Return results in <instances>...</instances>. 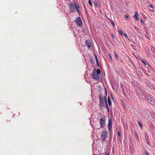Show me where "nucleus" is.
I'll return each instance as SVG.
<instances>
[{"instance_id":"nucleus-14","label":"nucleus","mask_w":155,"mask_h":155,"mask_svg":"<svg viewBox=\"0 0 155 155\" xmlns=\"http://www.w3.org/2000/svg\"><path fill=\"white\" fill-rule=\"evenodd\" d=\"M108 101L109 105L110 106L111 104V102L109 97H108Z\"/></svg>"},{"instance_id":"nucleus-19","label":"nucleus","mask_w":155,"mask_h":155,"mask_svg":"<svg viewBox=\"0 0 155 155\" xmlns=\"http://www.w3.org/2000/svg\"><path fill=\"white\" fill-rule=\"evenodd\" d=\"M123 35H124V37L127 39H129L128 36H127V34H126V33H123Z\"/></svg>"},{"instance_id":"nucleus-12","label":"nucleus","mask_w":155,"mask_h":155,"mask_svg":"<svg viewBox=\"0 0 155 155\" xmlns=\"http://www.w3.org/2000/svg\"><path fill=\"white\" fill-rule=\"evenodd\" d=\"M143 95L142 96L140 95H138L139 98L140 99H143L144 97V93H142Z\"/></svg>"},{"instance_id":"nucleus-8","label":"nucleus","mask_w":155,"mask_h":155,"mask_svg":"<svg viewBox=\"0 0 155 155\" xmlns=\"http://www.w3.org/2000/svg\"><path fill=\"white\" fill-rule=\"evenodd\" d=\"M104 97L101 94H100L99 95V100L101 104H104Z\"/></svg>"},{"instance_id":"nucleus-28","label":"nucleus","mask_w":155,"mask_h":155,"mask_svg":"<svg viewBox=\"0 0 155 155\" xmlns=\"http://www.w3.org/2000/svg\"><path fill=\"white\" fill-rule=\"evenodd\" d=\"M149 7L151 8H153V6L151 5H149Z\"/></svg>"},{"instance_id":"nucleus-4","label":"nucleus","mask_w":155,"mask_h":155,"mask_svg":"<svg viewBox=\"0 0 155 155\" xmlns=\"http://www.w3.org/2000/svg\"><path fill=\"white\" fill-rule=\"evenodd\" d=\"M76 25L79 27H81L82 25V22L81 18L79 17H77L74 20Z\"/></svg>"},{"instance_id":"nucleus-25","label":"nucleus","mask_w":155,"mask_h":155,"mask_svg":"<svg viewBox=\"0 0 155 155\" xmlns=\"http://www.w3.org/2000/svg\"><path fill=\"white\" fill-rule=\"evenodd\" d=\"M145 37L147 38H149V36L147 35H145Z\"/></svg>"},{"instance_id":"nucleus-30","label":"nucleus","mask_w":155,"mask_h":155,"mask_svg":"<svg viewBox=\"0 0 155 155\" xmlns=\"http://www.w3.org/2000/svg\"><path fill=\"white\" fill-rule=\"evenodd\" d=\"M105 155H110L108 153H106Z\"/></svg>"},{"instance_id":"nucleus-32","label":"nucleus","mask_w":155,"mask_h":155,"mask_svg":"<svg viewBox=\"0 0 155 155\" xmlns=\"http://www.w3.org/2000/svg\"><path fill=\"white\" fill-rule=\"evenodd\" d=\"M111 36H112V38H114V35H113V34H112V35H111Z\"/></svg>"},{"instance_id":"nucleus-6","label":"nucleus","mask_w":155,"mask_h":155,"mask_svg":"<svg viewBox=\"0 0 155 155\" xmlns=\"http://www.w3.org/2000/svg\"><path fill=\"white\" fill-rule=\"evenodd\" d=\"M85 45L86 46H87L88 49L91 48V47H92L91 43L89 40H87L85 41Z\"/></svg>"},{"instance_id":"nucleus-18","label":"nucleus","mask_w":155,"mask_h":155,"mask_svg":"<svg viewBox=\"0 0 155 155\" xmlns=\"http://www.w3.org/2000/svg\"><path fill=\"white\" fill-rule=\"evenodd\" d=\"M141 61L142 63L143 64L144 66H145L147 65V64L143 60H142Z\"/></svg>"},{"instance_id":"nucleus-35","label":"nucleus","mask_w":155,"mask_h":155,"mask_svg":"<svg viewBox=\"0 0 155 155\" xmlns=\"http://www.w3.org/2000/svg\"><path fill=\"white\" fill-rule=\"evenodd\" d=\"M79 103L80 104V105H81V104L80 103Z\"/></svg>"},{"instance_id":"nucleus-15","label":"nucleus","mask_w":155,"mask_h":155,"mask_svg":"<svg viewBox=\"0 0 155 155\" xmlns=\"http://www.w3.org/2000/svg\"><path fill=\"white\" fill-rule=\"evenodd\" d=\"M118 31L121 35H123L122 31L121 30H119V29H118Z\"/></svg>"},{"instance_id":"nucleus-29","label":"nucleus","mask_w":155,"mask_h":155,"mask_svg":"<svg viewBox=\"0 0 155 155\" xmlns=\"http://www.w3.org/2000/svg\"><path fill=\"white\" fill-rule=\"evenodd\" d=\"M125 18H128V16L127 15H126L125 16Z\"/></svg>"},{"instance_id":"nucleus-31","label":"nucleus","mask_w":155,"mask_h":155,"mask_svg":"<svg viewBox=\"0 0 155 155\" xmlns=\"http://www.w3.org/2000/svg\"><path fill=\"white\" fill-rule=\"evenodd\" d=\"M140 21H141V22L142 23H143V20L142 19H141L140 20Z\"/></svg>"},{"instance_id":"nucleus-5","label":"nucleus","mask_w":155,"mask_h":155,"mask_svg":"<svg viewBox=\"0 0 155 155\" xmlns=\"http://www.w3.org/2000/svg\"><path fill=\"white\" fill-rule=\"evenodd\" d=\"M100 123L101 128H103L106 125V120L105 117L101 118L100 120Z\"/></svg>"},{"instance_id":"nucleus-21","label":"nucleus","mask_w":155,"mask_h":155,"mask_svg":"<svg viewBox=\"0 0 155 155\" xmlns=\"http://www.w3.org/2000/svg\"><path fill=\"white\" fill-rule=\"evenodd\" d=\"M88 3H89V5L91 6H92V3H91V0H89V1H88Z\"/></svg>"},{"instance_id":"nucleus-24","label":"nucleus","mask_w":155,"mask_h":155,"mask_svg":"<svg viewBox=\"0 0 155 155\" xmlns=\"http://www.w3.org/2000/svg\"><path fill=\"white\" fill-rule=\"evenodd\" d=\"M145 31L146 32V33L147 34H148V31L147 30V29L146 28H145Z\"/></svg>"},{"instance_id":"nucleus-23","label":"nucleus","mask_w":155,"mask_h":155,"mask_svg":"<svg viewBox=\"0 0 155 155\" xmlns=\"http://www.w3.org/2000/svg\"><path fill=\"white\" fill-rule=\"evenodd\" d=\"M121 133L120 131H118V137H120L121 136Z\"/></svg>"},{"instance_id":"nucleus-3","label":"nucleus","mask_w":155,"mask_h":155,"mask_svg":"<svg viewBox=\"0 0 155 155\" xmlns=\"http://www.w3.org/2000/svg\"><path fill=\"white\" fill-rule=\"evenodd\" d=\"M70 11L72 12H74L76 9H77V11L79 12L78 9V8L77 5L76 4H74L73 3H71L70 4Z\"/></svg>"},{"instance_id":"nucleus-10","label":"nucleus","mask_w":155,"mask_h":155,"mask_svg":"<svg viewBox=\"0 0 155 155\" xmlns=\"http://www.w3.org/2000/svg\"><path fill=\"white\" fill-rule=\"evenodd\" d=\"M138 16L137 12H136L135 15H134V17L137 20H138L139 19L138 18Z\"/></svg>"},{"instance_id":"nucleus-20","label":"nucleus","mask_w":155,"mask_h":155,"mask_svg":"<svg viewBox=\"0 0 155 155\" xmlns=\"http://www.w3.org/2000/svg\"><path fill=\"white\" fill-rule=\"evenodd\" d=\"M114 54H115V56L116 58V59L117 60V59H118V55L115 52H114Z\"/></svg>"},{"instance_id":"nucleus-17","label":"nucleus","mask_w":155,"mask_h":155,"mask_svg":"<svg viewBox=\"0 0 155 155\" xmlns=\"http://www.w3.org/2000/svg\"><path fill=\"white\" fill-rule=\"evenodd\" d=\"M134 29H135L136 31L138 33L140 32V30L138 29V28H137L136 27H135Z\"/></svg>"},{"instance_id":"nucleus-34","label":"nucleus","mask_w":155,"mask_h":155,"mask_svg":"<svg viewBox=\"0 0 155 155\" xmlns=\"http://www.w3.org/2000/svg\"><path fill=\"white\" fill-rule=\"evenodd\" d=\"M105 91H106V89L105 88ZM106 95H107V91H106Z\"/></svg>"},{"instance_id":"nucleus-9","label":"nucleus","mask_w":155,"mask_h":155,"mask_svg":"<svg viewBox=\"0 0 155 155\" xmlns=\"http://www.w3.org/2000/svg\"><path fill=\"white\" fill-rule=\"evenodd\" d=\"M104 101H105V103L106 104V107L107 109V111L109 112V110L108 106V104H107V98H106V96H105V97H104Z\"/></svg>"},{"instance_id":"nucleus-16","label":"nucleus","mask_w":155,"mask_h":155,"mask_svg":"<svg viewBox=\"0 0 155 155\" xmlns=\"http://www.w3.org/2000/svg\"><path fill=\"white\" fill-rule=\"evenodd\" d=\"M137 123L139 125V126L140 127V128H141L143 127V125L142 124L140 123V122H138Z\"/></svg>"},{"instance_id":"nucleus-1","label":"nucleus","mask_w":155,"mask_h":155,"mask_svg":"<svg viewBox=\"0 0 155 155\" xmlns=\"http://www.w3.org/2000/svg\"><path fill=\"white\" fill-rule=\"evenodd\" d=\"M101 73V71L99 69H97V70H94L91 74L92 78L97 81H99L100 79L99 75Z\"/></svg>"},{"instance_id":"nucleus-27","label":"nucleus","mask_w":155,"mask_h":155,"mask_svg":"<svg viewBox=\"0 0 155 155\" xmlns=\"http://www.w3.org/2000/svg\"><path fill=\"white\" fill-rule=\"evenodd\" d=\"M145 153L146 155H150L149 153H148L147 152H146Z\"/></svg>"},{"instance_id":"nucleus-36","label":"nucleus","mask_w":155,"mask_h":155,"mask_svg":"<svg viewBox=\"0 0 155 155\" xmlns=\"http://www.w3.org/2000/svg\"><path fill=\"white\" fill-rule=\"evenodd\" d=\"M154 78H155V76Z\"/></svg>"},{"instance_id":"nucleus-13","label":"nucleus","mask_w":155,"mask_h":155,"mask_svg":"<svg viewBox=\"0 0 155 155\" xmlns=\"http://www.w3.org/2000/svg\"><path fill=\"white\" fill-rule=\"evenodd\" d=\"M148 102L151 104H153V101H152V100L151 99H148Z\"/></svg>"},{"instance_id":"nucleus-11","label":"nucleus","mask_w":155,"mask_h":155,"mask_svg":"<svg viewBox=\"0 0 155 155\" xmlns=\"http://www.w3.org/2000/svg\"><path fill=\"white\" fill-rule=\"evenodd\" d=\"M94 56H95V59L96 60V61L97 62V65L99 67V63H98V59L97 58V56L96 55V54H95L94 55Z\"/></svg>"},{"instance_id":"nucleus-7","label":"nucleus","mask_w":155,"mask_h":155,"mask_svg":"<svg viewBox=\"0 0 155 155\" xmlns=\"http://www.w3.org/2000/svg\"><path fill=\"white\" fill-rule=\"evenodd\" d=\"M107 127L108 130L110 131V129L112 127V120L111 119H109L108 120Z\"/></svg>"},{"instance_id":"nucleus-2","label":"nucleus","mask_w":155,"mask_h":155,"mask_svg":"<svg viewBox=\"0 0 155 155\" xmlns=\"http://www.w3.org/2000/svg\"><path fill=\"white\" fill-rule=\"evenodd\" d=\"M108 134V132L105 130L103 129L101 134V138L102 141H105L107 139Z\"/></svg>"},{"instance_id":"nucleus-22","label":"nucleus","mask_w":155,"mask_h":155,"mask_svg":"<svg viewBox=\"0 0 155 155\" xmlns=\"http://www.w3.org/2000/svg\"><path fill=\"white\" fill-rule=\"evenodd\" d=\"M110 22H111L112 25V26H113L114 27L115 26V25H114V22H113V21L112 20H111Z\"/></svg>"},{"instance_id":"nucleus-26","label":"nucleus","mask_w":155,"mask_h":155,"mask_svg":"<svg viewBox=\"0 0 155 155\" xmlns=\"http://www.w3.org/2000/svg\"><path fill=\"white\" fill-rule=\"evenodd\" d=\"M109 57H110V59L112 60V58L111 57V55L110 54H109Z\"/></svg>"},{"instance_id":"nucleus-33","label":"nucleus","mask_w":155,"mask_h":155,"mask_svg":"<svg viewBox=\"0 0 155 155\" xmlns=\"http://www.w3.org/2000/svg\"><path fill=\"white\" fill-rule=\"evenodd\" d=\"M94 5H97V3L96 2L95 3H94Z\"/></svg>"}]
</instances>
